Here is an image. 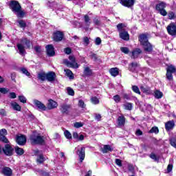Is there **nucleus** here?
<instances>
[{
    "label": "nucleus",
    "mask_w": 176,
    "mask_h": 176,
    "mask_svg": "<svg viewBox=\"0 0 176 176\" xmlns=\"http://www.w3.org/2000/svg\"><path fill=\"white\" fill-rule=\"evenodd\" d=\"M10 8L16 15L19 19H23L25 15V12L21 10V6L17 1H11L10 3Z\"/></svg>",
    "instance_id": "obj_1"
},
{
    "label": "nucleus",
    "mask_w": 176,
    "mask_h": 176,
    "mask_svg": "<svg viewBox=\"0 0 176 176\" xmlns=\"http://www.w3.org/2000/svg\"><path fill=\"white\" fill-rule=\"evenodd\" d=\"M16 47L18 48L19 53L21 56H25V49H30L31 47V41L28 38H22L21 42L16 45Z\"/></svg>",
    "instance_id": "obj_2"
},
{
    "label": "nucleus",
    "mask_w": 176,
    "mask_h": 176,
    "mask_svg": "<svg viewBox=\"0 0 176 176\" xmlns=\"http://www.w3.org/2000/svg\"><path fill=\"white\" fill-rule=\"evenodd\" d=\"M117 29L121 39H123V41L130 40V35L127 32V26L124 23H119L117 25Z\"/></svg>",
    "instance_id": "obj_3"
},
{
    "label": "nucleus",
    "mask_w": 176,
    "mask_h": 176,
    "mask_svg": "<svg viewBox=\"0 0 176 176\" xmlns=\"http://www.w3.org/2000/svg\"><path fill=\"white\" fill-rule=\"evenodd\" d=\"M30 142L32 145H43L45 144V140L43 136H41L38 134H33L30 136Z\"/></svg>",
    "instance_id": "obj_4"
},
{
    "label": "nucleus",
    "mask_w": 176,
    "mask_h": 176,
    "mask_svg": "<svg viewBox=\"0 0 176 176\" xmlns=\"http://www.w3.org/2000/svg\"><path fill=\"white\" fill-rule=\"evenodd\" d=\"M166 6L167 4L162 1L155 6V10H157V12H158V13H160V14H161V16H166V15L167 14V11H166Z\"/></svg>",
    "instance_id": "obj_5"
},
{
    "label": "nucleus",
    "mask_w": 176,
    "mask_h": 176,
    "mask_svg": "<svg viewBox=\"0 0 176 176\" xmlns=\"http://www.w3.org/2000/svg\"><path fill=\"white\" fill-rule=\"evenodd\" d=\"M69 60L68 59H65L63 60V64L65 65H67V67H70L71 68H79V65L76 63L75 60V57L70 56H69Z\"/></svg>",
    "instance_id": "obj_6"
},
{
    "label": "nucleus",
    "mask_w": 176,
    "mask_h": 176,
    "mask_svg": "<svg viewBox=\"0 0 176 176\" xmlns=\"http://www.w3.org/2000/svg\"><path fill=\"white\" fill-rule=\"evenodd\" d=\"M16 142L18 145H25L27 138L24 135L18 134L16 136Z\"/></svg>",
    "instance_id": "obj_7"
},
{
    "label": "nucleus",
    "mask_w": 176,
    "mask_h": 176,
    "mask_svg": "<svg viewBox=\"0 0 176 176\" xmlns=\"http://www.w3.org/2000/svg\"><path fill=\"white\" fill-rule=\"evenodd\" d=\"M166 30L168 31V33L169 35H171V36H176V25L174 23H172L169 24Z\"/></svg>",
    "instance_id": "obj_8"
},
{
    "label": "nucleus",
    "mask_w": 176,
    "mask_h": 176,
    "mask_svg": "<svg viewBox=\"0 0 176 176\" xmlns=\"http://www.w3.org/2000/svg\"><path fill=\"white\" fill-rule=\"evenodd\" d=\"M13 151H14V149L10 144H6L4 148H3V152L7 156H12V155H13Z\"/></svg>",
    "instance_id": "obj_9"
},
{
    "label": "nucleus",
    "mask_w": 176,
    "mask_h": 176,
    "mask_svg": "<svg viewBox=\"0 0 176 176\" xmlns=\"http://www.w3.org/2000/svg\"><path fill=\"white\" fill-rule=\"evenodd\" d=\"M57 107H58V103H57V102L52 99L48 100V102L47 104L46 107L47 109H55V108H57Z\"/></svg>",
    "instance_id": "obj_10"
},
{
    "label": "nucleus",
    "mask_w": 176,
    "mask_h": 176,
    "mask_svg": "<svg viewBox=\"0 0 176 176\" xmlns=\"http://www.w3.org/2000/svg\"><path fill=\"white\" fill-rule=\"evenodd\" d=\"M34 105L39 109L40 111H46V106L42 103V102L35 99L33 100Z\"/></svg>",
    "instance_id": "obj_11"
},
{
    "label": "nucleus",
    "mask_w": 176,
    "mask_h": 176,
    "mask_svg": "<svg viewBox=\"0 0 176 176\" xmlns=\"http://www.w3.org/2000/svg\"><path fill=\"white\" fill-rule=\"evenodd\" d=\"M120 3L126 8H131L134 6V0H120Z\"/></svg>",
    "instance_id": "obj_12"
},
{
    "label": "nucleus",
    "mask_w": 176,
    "mask_h": 176,
    "mask_svg": "<svg viewBox=\"0 0 176 176\" xmlns=\"http://www.w3.org/2000/svg\"><path fill=\"white\" fill-rule=\"evenodd\" d=\"M63 38H64V34H63L62 32L57 31L54 34V41H55V42L63 41Z\"/></svg>",
    "instance_id": "obj_13"
},
{
    "label": "nucleus",
    "mask_w": 176,
    "mask_h": 176,
    "mask_svg": "<svg viewBox=\"0 0 176 176\" xmlns=\"http://www.w3.org/2000/svg\"><path fill=\"white\" fill-rule=\"evenodd\" d=\"M45 49L47 50V54L49 56V57H53L56 54V52H54V47L52 45H48L45 47Z\"/></svg>",
    "instance_id": "obj_14"
},
{
    "label": "nucleus",
    "mask_w": 176,
    "mask_h": 176,
    "mask_svg": "<svg viewBox=\"0 0 176 176\" xmlns=\"http://www.w3.org/2000/svg\"><path fill=\"white\" fill-rule=\"evenodd\" d=\"M56 73L54 72H50L47 74L46 79L48 82H54L56 80Z\"/></svg>",
    "instance_id": "obj_15"
},
{
    "label": "nucleus",
    "mask_w": 176,
    "mask_h": 176,
    "mask_svg": "<svg viewBox=\"0 0 176 176\" xmlns=\"http://www.w3.org/2000/svg\"><path fill=\"white\" fill-rule=\"evenodd\" d=\"M70 108L71 105L67 104V103H63L60 104V112L63 113H68Z\"/></svg>",
    "instance_id": "obj_16"
},
{
    "label": "nucleus",
    "mask_w": 176,
    "mask_h": 176,
    "mask_svg": "<svg viewBox=\"0 0 176 176\" xmlns=\"http://www.w3.org/2000/svg\"><path fill=\"white\" fill-rule=\"evenodd\" d=\"M117 123L119 127H123V126L126 124V118H124V116H120L118 118Z\"/></svg>",
    "instance_id": "obj_17"
},
{
    "label": "nucleus",
    "mask_w": 176,
    "mask_h": 176,
    "mask_svg": "<svg viewBox=\"0 0 176 176\" xmlns=\"http://www.w3.org/2000/svg\"><path fill=\"white\" fill-rule=\"evenodd\" d=\"M85 149L86 148L85 147H82L80 148V150H78V157L80 158V163H82L85 160Z\"/></svg>",
    "instance_id": "obj_18"
},
{
    "label": "nucleus",
    "mask_w": 176,
    "mask_h": 176,
    "mask_svg": "<svg viewBox=\"0 0 176 176\" xmlns=\"http://www.w3.org/2000/svg\"><path fill=\"white\" fill-rule=\"evenodd\" d=\"M139 41L140 42V44L142 45V46L149 43V41H148V36H146V35L145 34L140 35L139 37Z\"/></svg>",
    "instance_id": "obj_19"
},
{
    "label": "nucleus",
    "mask_w": 176,
    "mask_h": 176,
    "mask_svg": "<svg viewBox=\"0 0 176 176\" xmlns=\"http://www.w3.org/2000/svg\"><path fill=\"white\" fill-rule=\"evenodd\" d=\"M144 50L146 53H151L153 50V46L151 43H147L143 45Z\"/></svg>",
    "instance_id": "obj_20"
},
{
    "label": "nucleus",
    "mask_w": 176,
    "mask_h": 176,
    "mask_svg": "<svg viewBox=\"0 0 176 176\" xmlns=\"http://www.w3.org/2000/svg\"><path fill=\"white\" fill-rule=\"evenodd\" d=\"M174 126L175 124H174V120H170L165 124V129L167 131H170V130H172V129H174Z\"/></svg>",
    "instance_id": "obj_21"
},
{
    "label": "nucleus",
    "mask_w": 176,
    "mask_h": 176,
    "mask_svg": "<svg viewBox=\"0 0 176 176\" xmlns=\"http://www.w3.org/2000/svg\"><path fill=\"white\" fill-rule=\"evenodd\" d=\"M2 173L6 176H12V169L8 166L3 168Z\"/></svg>",
    "instance_id": "obj_22"
},
{
    "label": "nucleus",
    "mask_w": 176,
    "mask_h": 176,
    "mask_svg": "<svg viewBox=\"0 0 176 176\" xmlns=\"http://www.w3.org/2000/svg\"><path fill=\"white\" fill-rule=\"evenodd\" d=\"M141 53H142V51L141 50V49L137 48L136 50H135L132 52L131 58H137V57H138V56H140V54H141Z\"/></svg>",
    "instance_id": "obj_23"
},
{
    "label": "nucleus",
    "mask_w": 176,
    "mask_h": 176,
    "mask_svg": "<svg viewBox=\"0 0 176 176\" xmlns=\"http://www.w3.org/2000/svg\"><path fill=\"white\" fill-rule=\"evenodd\" d=\"M140 90H142L144 93H146V94H151V87L142 85L140 86Z\"/></svg>",
    "instance_id": "obj_24"
},
{
    "label": "nucleus",
    "mask_w": 176,
    "mask_h": 176,
    "mask_svg": "<svg viewBox=\"0 0 176 176\" xmlns=\"http://www.w3.org/2000/svg\"><path fill=\"white\" fill-rule=\"evenodd\" d=\"M154 97L157 100L162 98V97H163V92L160 91V90L155 89L154 91Z\"/></svg>",
    "instance_id": "obj_25"
},
{
    "label": "nucleus",
    "mask_w": 176,
    "mask_h": 176,
    "mask_svg": "<svg viewBox=\"0 0 176 176\" xmlns=\"http://www.w3.org/2000/svg\"><path fill=\"white\" fill-rule=\"evenodd\" d=\"M111 76H113L114 78L118 76L119 75V69L117 67H113L111 69Z\"/></svg>",
    "instance_id": "obj_26"
},
{
    "label": "nucleus",
    "mask_w": 176,
    "mask_h": 176,
    "mask_svg": "<svg viewBox=\"0 0 176 176\" xmlns=\"http://www.w3.org/2000/svg\"><path fill=\"white\" fill-rule=\"evenodd\" d=\"M47 74L45 72H40L38 74L37 78L43 82L46 80Z\"/></svg>",
    "instance_id": "obj_27"
},
{
    "label": "nucleus",
    "mask_w": 176,
    "mask_h": 176,
    "mask_svg": "<svg viewBox=\"0 0 176 176\" xmlns=\"http://www.w3.org/2000/svg\"><path fill=\"white\" fill-rule=\"evenodd\" d=\"M84 75L85 76H91L93 75V72L89 67H85L84 69Z\"/></svg>",
    "instance_id": "obj_28"
},
{
    "label": "nucleus",
    "mask_w": 176,
    "mask_h": 176,
    "mask_svg": "<svg viewBox=\"0 0 176 176\" xmlns=\"http://www.w3.org/2000/svg\"><path fill=\"white\" fill-rule=\"evenodd\" d=\"M11 107L14 111H21V107H20L17 102H12L11 103Z\"/></svg>",
    "instance_id": "obj_29"
},
{
    "label": "nucleus",
    "mask_w": 176,
    "mask_h": 176,
    "mask_svg": "<svg viewBox=\"0 0 176 176\" xmlns=\"http://www.w3.org/2000/svg\"><path fill=\"white\" fill-rule=\"evenodd\" d=\"M101 152L102 153H107L108 151H111V146L109 145H104L102 147L100 148Z\"/></svg>",
    "instance_id": "obj_30"
},
{
    "label": "nucleus",
    "mask_w": 176,
    "mask_h": 176,
    "mask_svg": "<svg viewBox=\"0 0 176 176\" xmlns=\"http://www.w3.org/2000/svg\"><path fill=\"white\" fill-rule=\"evenodd\" d=\"M140 66V65H138V63L133 62L130 65H129V69L130 71H131L132 72H134V71H135V69L137 67H138Z\"/></svg>",
    "instance_id": "obj_31"
},
{
    "label": "nucleus",
    "mask_w": 176,
    "mask_h": 176,
    "mask_svg": "<svg viewBox=\"0 0 176 176\" xmlns=\"http://www.w3.org/2000/svg\"><path fill=\"white\" fill-rule=\"evenodd\" d=\"M124 108L126 111H131L133 109V104L131 102H126L124 104Z\"/></svg>",
    "instance_id": "obj_32"
},
{
    "label": "nucleus",
    "mask_w": 176,
    "mask_h": 176,
    "mask_svg": "<svg viewBox=\"0 0 176 176\" xmlns=\"http://www.w3.org/2000/svg\"><path fill=\"white\" fill-rule=\"evenodd\" d=\"M66 93L68 94V96H75V91H74V89L69 87L66 88Z\"/></svg>",
    "instance_id": "obj_33"
},
{
    "label": "nucleus",
    "mask_w": 176,
    "mask_h": 176,
    "mask_svg": "<svg viewBox=\"0 0 176 176\" xmlns=\"http://www.w3.org/2000/svg\"><path fill=\"white\" fill-rule=\"evenodd\" d=\"M65 72L66 74V76H68V78H69V79H73L74 78V74L72 73V72L68 69H65Z\"/></svg>",
    "instance_id": "obj_34"
},
{
    "label": "nucleus",
    "mask_w": 176,
    "mask_h": 176,
    "mask_svg": "<svg viewBox=\"0 0 176 176\" xmlns=\"http://www.w3.org/2000/svg\"><path fill=\"white\" fill-rule=\"evenodd\" d=\"M37 163H39V164H42L43 162H45V157H43V155L40 154L37 156Z\"/></svg>",
    "instance_id": "obj_35"
},
{
    "label": "nucleus",
    "mask_w": 176,
    "mask_h": 176,
    "mask_svg": "<svg viewBox=\"0 0 176 176\" xmlns=\"http://www.w3.org/2000/svg\"><path fill=\"white\" fill-rule=\"evenodd\" d=\"M175 71H176L175 67H174V65H168L166 69V72H170L172 74H174Z\"/></svg>",
    "instance_id": "obj_36"
},
{
    "label": "nucleus",
    "mask_w": 176,
    "mask_h": 176,
    "mask_svg": "<svg viewBox=\"0 0 176 176\" xmlns=\"http://www.w3.org/2000/svg\"><path fill=\"white\" fill-rule=\"evenodd\" d=\"M84 21L87 27H89L90 24H91V22L90 21V17L89 16V15H85Z\"/></svg>",
    "instance_id": "obj_37"
},
{
    "label": "nucleus",
    "mask_w": 176,
    "mask_h": 176,
    "mask_svg": "<svg viewBox=\"0 0 176 176\" xmlns=\"http://www.w3.org/2000/svg\"><path fill=\"white\" fill-rule=\"evenodd\" d=\"M91 102H92L94 105H97V104H100V100L98 98L93 96L91 98Z\"/></svg>",
    "instance_id": "obj_38"
},
{
    "label": "nucleus",
    "mask_w": 176,
    "mask_h": 176,
    "mask_svg": "<svg viewBox=\"0 0 176 176\" xmlns=\"http://www.w3.org/2000/svg\"><path fill=\"white\" fill-rule=\"evenodd\" d=\"M15 152L17 155H21L24 154V150L19 147L15 148Z\"/></svg>",
    "instance_id": "obj_39"
},
{
    "label": "nucleus",
    "mask_w": 176,
    "mask_h": 176,
    "mask_svg": "<svg viewBox=\"0 0 176 176\" xmlns=\"http://www.w3.org/2000/svg\"><path fill=\"white\" fill-rule=\"evenodd\" d=\"M149 157L154 160V162H159V157L156 156V154L151 153L149 155Z\"/></svg>",
    "instance_id": "obj_40"
},
{
    "label": "nucleus",
    "mask_w": 176,
    "mask_h": 176,
    "mask_svg": "<svg viewBox=\"0 0 176 176\" xmlns=\"http://www.w3.org/2000/svg\"><path fill=\"white\" fill-rule=\"evenodd\" d=\"M168 18L170 19V20H174L176 19V14L175 12H169L168 14Z\"/></svg>",
    "instance_id": "obj_41"
},
{
    "label": "nucleus",
    "mask_w": 176,
    "mask_h": 176,
    "mask_svg": "<svg viewBox=\"0 0 176 176\" xmlns=\"http://www.w3.org/2000/svg\"><path fill=\"white\" fill-rule=\"evenodd\" d=\"M132 90L134 93H136V94H141V91H140V88H138L137 85H133Z\"/></svg>",
    "instance_id": "obj_42"
},
{
    "label": "nucleus",
    "mask_w": 176,
    "mask_h": 176,
    "mask_svg": "<svg viewBox=\"0 0 176 176\" xmlns=\"http://www.w3.org/2000/svg\"><path fill=\"white\" fill-rule=\"evenodd\" d=\"M120 50L122 53H124V54H129L130 50H129L126 47H122L120 48Z\"/></svg>",
    "instance_id": "obj_43"
},
{
    "label": "nucleus",
    "mask_w": 176,
    "mask_h": 176,
    "mask_svg": "<svg viewBox=\"0 0 176 176\" xmlns=\"http://www.w3.org/2000/svg\"><path fill=\"white\" fill-rule=\"evenodd\" d=\"M8 135V131L6 129L0 130V137Z\"/></svg>",
    "instance_id": "obj_44"
},
{
    "label": "nucleus",
    "mask_w": 176,
    "mask_h": 176,
    "mask_svg": "<svg viewBox=\"0 0 176 176\" xmlns=\"http://www.w3.org/2000/svg\"><path fill=\"white\" fill-rule=\"evenodd\" d=\"M149 133H155V134H157L159 133V128H157V126H154L149 131Z\"/></svg>",
    "instance_id": "obj_45"
},
{
    "label": "nucleus",
    "mask_w": 176,
    "mask_h": 176,
    "mask_svg": "<svg viewBox=\"0 0 176 176\" xmlns=\"http://www.w3.org/2000/svg\"><path fill=\"white\" fill-rule=\"evenodd\" d=\"M64 134L67 140H71V138H72V135L71 134V133H69V131L66 130L65 131Z\"/></svg>",
    "instance_id": "obj_46"
},
{
    "label": "nucleus",
    "mask_w": 176,
    "mask_h": 176,
    "mask_svg": "<svg viewBox=\"0 0 176 176\" xmlns=\"http://www.w3.org/2000/svg\"><path fill=\"white\" fill-rule=\"evenodd\" d=\"M94 119L95 120H97V122L101 121V114L98 113H94Z\"/></svg>",
    "instance_id": "obj_47"
},
{
    "label": "nucleus",
    "mask_w": 176,
    "mask_h": 176,
    "mask_svg": "<svg viewBox=\"0 0 176 176\" xmlns=\"http://www.w3.org/2000/svg\"><path fill=\"white\" fill-rule=\"evenodd\" d=\"M0 141L4 142L5 144L9 143V140L6 138V136H0Z\"/></svg>",
    "instance_id": "obj_48"
},
{
    "label": "nucleus",
    "mask_w": 176,
    "mask_h": 176,
    "mask_svg": "<svg viewBox=\"0 0 176 176\" xmlns=\"http://www.w3.org/2000/svg\"><path fill=\"white\" fill-rule=\"evenodd\" d=\"M19 100L21 102H23V104H25V102H27V98H25L24 96H19Z\"/></svg>",
    "instance_id": "obj_49"
},
{
    "label": "nucleus",
    "mask_w": 176,
    "mask_h": 176,
    "mask_svg": "<svg viewBox=\"0 0 176 176\" xmlns=\"http://www.w3.org/2000/svg\"><path fill=\"white\" fill-rule=\"evenodd\" d=\"M78 107H80V108H86V104H85L82 100H80L78 101Z\"/></svg>",
    "instance_id": "obj_50"
},
{
    "label": "nucleus",
    "mask_w": 176,
    "mask_h": 176,
    "mask_svg": "<svg viewBox=\"0 0 176 176\" xmlns=\"http://www.w3.org/2000/svg\"><path fill=\"white\" fill-rule=\"evenodd\" d=\"M166 78L168 80H173V73L166 72Z\"/></svg>",
    "instance_id": "obj_51"
},
{
    "label": "nucleus",
    "mask_w": 176,
    "mask_h": 176,
    "mask_svg": "<svg viewBox=\"0 0 176 176\" xmlns=\"http://www.w3.org/2000/svg\"><path fill=\"white\" fill-rule=\"evenodd\" d=\"M21 71L22 74H24L25 75H26V76H30V74L28 72V70H27V69L21 68Z\"/></svg>",
    "instance_id": "obj_52"
},
{
    "label": "nucleus",
    "mask_w": 176,
    "mask_h": 176,
    "mask_svg": "<svg viewBox=\"0 0 176 176\" xmlns=\"http://www.w3.org/2000/svg\"><path fill=\"white\" fill-rule=\"evenodd\" d=\"M113 100L115 102H120V96L119 95H116L113 97Z\"/></svg>",
    "instance_id": "obj_53"
},
{
    "label": "nucleus",
    "mask_w": 176,
    "mask_h": 176,
    "mask_svg": "<svg viewBox=\"0 0 176 176\" xmlns=\"http://www.w3.org/2000/svg\"><path fill=\"white\" fill-rule=\"evenodd\" d=\"M18 23L21 28H25V22L23 20L18 21Z\"/></svg>",
    "instance_id": "obj_54"
},
{
    "label": "nucleus",
    "mask_w": 176,
    "mask_h": 176,
    "mask_svg": "<svg viewBox=\"0 0 176 176\" xmlns=\"http://www.w3.org/2000/svg\"><path fill=\"white\" fill-rule=\"evenodd\" d=\"M74 127H76V129H80V127H83V123H82V122H75L74 123Z\"/></svg>",
    "instance_id": "obj_55"
},
{
    "label": "nucleus",
    "mask_w": 176,
    "mask_h": 176,
    "mask_svg": "<svg viewBox=\"0 0 176 176\" xmlns=\"http://www.w3.org/2000/svg\"><path fill=\"white\" fill-rule=\"evenodd\" d=\"M95 45L97 46H100L101 45V38L100 37H97L95 40Z\"/></svg>",
    "instance_id": "obj_56"
},
{
    "label": "nucleus",
    "mask_w": 176,
    "mask_h": 176,
    "mask_svg": "<svg viewBox=\"0 0 176 176\" xmlns=\"http://www.w3.org/2000/svg\"><path fill=\"white\" fill-rule=\"evenodd\" d=\"M9 91L6 88H0V93L3 94H6Z\"/></svg>",
    "instance_id": "obj_57"
},
{
    "label": "nucleus",
    "mask_w": 176,
    "mask_h": 176,
    "mask_svg": "<svg viewBox=\"0 0 176 176\" xmlns=\"http://www.w3.org/2000/svg\"><path fill=\"white\" fill-rule=\"evenodd\" d=\"M115 162L117 166H119V167H122V160H120V159H116Z\"/></svg>",
    "instance_id": "obj_58"
},
{
    "label": "nucleus",
    "mask_w": 176,
    "mask_h": 176,
    "mask_svg": "<svg viewBox=\"0 0 176 176\" xmlns=\"http://www.w3.org/2000/svg\"><path fill=\"white\" fill-rule=\"evenodd\" d=\"M168 173H171L173 171V164H168L167 166Z\"/></svg>",
    "instance_id": "obj_59"
},
{
    "label": "nucleus",
    "mask_w": 176,
    "mask_h": 176,
    "mask_svg": "<svg viewBox=\"0 0 176 176\" xmlns=\"http://www.w3.org/2000/svg\"><path fill=\"white\" fill-rule=\"evenodd\" d=\"M71 52H72V50L69 47H67L65 49V53L66 54H71Z\"/></svg>",
    "instance_id": "obj_60"
},
{
    "label": "nucleus",
    "mask_w": 176,
    "mask_h": 176,
    "mask_svg": "<svg viewBox=\"0 0 176 176\" xmlns=\"http://www.w3.org/2000/svg\"><path fill=\"white\" fill-rule=\"evenodd\" d=\"M91 60H94V61H97V59L98 58H97V55L96 54H92L91 55Z\"/></svg>",
    "instance_id": "obj_61"
},
{
    "label": "nucleus",
    "mask_w": 176,
    "mask_h": 176,
    "mask_svg": "<svg viewBox=\"0 0 176 176\" xmlns=\"http://www.w3.org/2000/svg\"><path fill=\"white\" fill-rule=\"evenodd\" d=\"M83 41L85 43H86V45H89V43H90V41L87 36L83 38Z\"/></svg>",
    "instance_id": "obj_62"
},
{
    "label": "nucleus",
    "mask_w": 176,
    "mask_h": 176,
    "mask_svg": "<svg viewBox=\"0 0 176 176\" xmlns=\"http://www.w3.org/2000/svg\"><path fill=\"white\" fill-rule=\"evenodd\" d=\"M94 24H96V25H100V19L95 18L94 19Z\"/></svg>",
    "instance_id": "obj_63"
},
{
    "label": "nucleus",
    "mask_w": 176,
    "mask_h": 176,
    "mask_svg": "<svg viewBox=\"0 0 176 176\" xmlns=\"http://www.w3.org/2000/svg\"><path fill=\"white\" fill-rule=\"evenodd\" d=\"M34 50L37 53H41V47H39V46L34 47Z\"/></svg>",
    "instance_id": "obj_64"
}]
</instances>
